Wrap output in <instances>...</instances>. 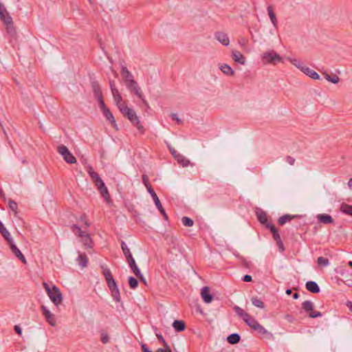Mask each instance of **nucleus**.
<instances>
[{
	"mask_svg": "<svg viewBox=\"0 0 352 352\" xmlns=\"http://www.w3.org/2000/svg\"><path fill=\"white\" fill-rule=\"evenodd\" d=\"M182 222L184 226L188 227H192L194 225V221L189 217H184L182 219Z\"/></svg>",
	"mask_w": 352,
	"mask_h": 352,
	"instance_id": "37998d69",
	"label": "nucleus"
},
{
	"mask_svg": "<svg viewBox=\"0 0 352 352\" xmlns=\"http://www.w3.org/2000/svg\"><path fill=\"white\" fill-rule=\"evenodd\" d=\"M111 295L113 298L118 302H120V292L118 288H115L113 289H111Z\"/></svg>",
	"mask_w": 352,
	"mask_h": 352,
	"instance_id": "49530a36",
	"label": "nucleus"
},
{
	"mask_svg": "<svg viewBox=\"0 0 352 352\" xmlns=\"http://www.w3.org/2000/svg\"><path fill=\"white\" fill-rule=\"evenodd\" d=\"M107 283L110 290L118 287L114 278Z\"/></svg>",
	"mask_w": 352,
	"mask_h": 352,
	"instance_id": "864d4df0",
	"label": "nucleus"
},
{
	"mask_svg": "<svg viewBox=\"0 0 352 352\" xmlns=\"http://www.w3.org/2000/svg\"><path fill=\"white\" fill-rule=\"evenodd\" d=\"M267 228L270 230L273 234V238L274 241L276 242L277 245L278 246L280 250L283 252L285 250L284 245L281 241L280 236L278 234V231L274 225H268Z\"/></svg>",
	"mask_w": 352,
	"mask_h": 352,
	"instance_id": "0eeeda50",
	"label": "nucleus"
},
{
	"mask_svg": "<svg viewBox=\"0 0 352 352\" xmlns=\"http://www.w3.org/2000/svg\"><path fill=\"white\" fill-rule=\"evenodd\" d=\"M252 304L258 308H264V302L258 297H253L251 299Z\"/></svg>",
	"mask_w": 352,
	"mask_h": 352,
	"instance_id": "58836bf2",
	"label": "nucleus"
},
{
	"mask_svg": "<svg viewBox=\"0 0 352 352\" xmlns=\"http://www.w3.org/2000/svg\"><path fill=\"white\" fill-rule=\"evenodd\" d=\"M129 285L131 289H135L138 285V282L136 278L130 276L129 278Z\"/></svg>",
	"mask_w": 352,
	"mask_h": 352,
	"instance_id": "de8ad7c7",
	"label": "nucleus"
},
{
	"mask_svg": "<svg viewBox=\"0 0 352 352\" xmlns=\"http://www.w3.org/2000/svg\"><path fill=\"white\" fill-rule=\"evenodd\" d=\"M256 216L258 221L267 228L268 225H274L272 222L268 221L267 214L263 211H258L256 212Z\"/></svg>",
	"mask_w": 352,
	"mask_h": 352,
	"instance_id": "4468645a",
	"label": "nucleus"
},
{
	"mask_svg": "<svg viewBox=\"0 0 352 352\" xmlns=\"http://www.w3.org/2000/svg\"><path fill=\"white\" fill-rule=\"evenodd\" d=\"M302 72L314 80L320 79V75L316 72L307 66H305L304 68H302Z\"/></svg>",
	"mask_w": 352,
	"mask_h": 352,
	"instance_id": "dca6fc26",
	"label": "nucleus"
},
{
	"mask_svg": "<svg viewBox=\"0 0 352 352\" xmlns=\"http://www.w3.org/2000/svg\"><path fill=\"white\" fill-rule=\"evenodd\" d=\"M267 12L272 23L275 28H276L278 25V21L272 6H269L267 7Z\"/></svg>",
	"mask_w": 352,
	"mask_h": 352,
	"instance_id": "b1692460",
	"label": "nucleus"
},
{
	"mask_svg": "<svg viewBox=\"0 0 352 352\" xmlns=\"http://www.w3.org/2000/svg\"><path fill=\"white\" fill-rule=\"evenodd\" d=\"M94 183L98 187V188H100V186H103L104 184L100 177L98 178V179H97L96 182H94Z\"/></svg>",
	"mask_w": 352,
	"mask_h": 352,
	"instance_id": "680f3d73",
	"label": "nucleus"
},
{
	"mask_svg": "<svg viewBox=\"0 0 352 352\" xmlns=\"http://www.w3.org/2000/svg\"><path fill=\"white\" fill-rule=\"evenodd\" d=\"M254 330H256L259 333L261 334H265L267 333V330L261 325L258 322L256 325V327L254 329Z\"/></svg>",
	"mask_w": 352,
	"mask_h": 352,
	"instance_id": "8fccbe9b",
	"label": "nucleus"
},
{
	"mask_svg": "<svg viewBox=\"0 0 352 352\" xmlns=\"http://www.w3.org/2000/svg\"><path fill=\"white\" fill-rule=\"evenodd\" d=\"M146 189H147L148 192L150 193V195H151L153 200L155 199V198L158 197L157 195H156L155 192L153 190V188L151 187V186L146 187Z\"/></svg>",
	"mask_w": 352,
	"mask_h": 352,
	"instance_id": "6e6d98bb",
	"label": "nucleus"
},
{
	"mask_svg": "<svg viewBox=\"0 0 352 352\" xmlns=\"http://www.w3.org/2000/svg\"><path fill=\"white\" fill-rule=\"evenodd\" d=\"M10 248L12 252L24 264L27 263V261L19 250V249L16 247V245L14 243L13 241L8 243Z\"/></svg>",
	"mask_w": 352,
	"mask_h": 352,
	"instance_id": "9d476101",
	"label": "nucleus"
},
{
	"mask_svg": "<svg viewBox=\"0 0 352 352\" xmlns=\"http://www.w3.org/2000/svg\"><path fill=\"white\" fill-rule=\"evenodd\" d=\"M111 93L113 95L114 102H115L116 106L118 107V108L119 109V110L120 109V108L124 107V105H126V102L122 100V97L121 96L118 89H113Z\"/></svg>",
	"mask_w": 352,
	"mask_h": 352,
	"instance_id": "1a4fd4ad",
	"label": "nucleus"
},
{
	"mask_svg": "<svg viewBox=\"0 0 352 352\" xmlns=\"http://www.w3.org/2000/svg\"><path fill=\"white\" fill-rule=\"evenodd\" d=\"M1 19L3 21L5 25H10L12 23V19L9 14V13L6 11V10H3V12L0 13Z\"/></svg>",
	"mask_w": 352,
	"mask_h": 352,
	"instance_id": "5701e85b",
	"label": "nucleus"
},
{
	"mask_svg": "<svg viewBox=\"0 0 352 352\" xmlns=\"http://www.w3.org/2000/svg\"><path fill=\"white\" fill-rule=\"evenodd\" d=\"M78 261L79 265H80L82 267H86L88 262L87 255L85 254H80L78 257Z\"/></svg>",
	"mask_w": 352,
	"mask_h": 352,
	"instance_id": "c9c22d12",
	"label": "nucleus"
},
{
	"mask_svg": "<svg viewBox=\"0 0 352 352\" xmlns=\"http://www.w3.org/2000/svg\"><path fill=\"white\" fill-rule=\"evenodd\" d=\"M240 336L237 333H232L227 338V340L230 344H237L240 341Z\"/></svg>",
	"mask_w": 352,
	"mask_h": 352,
	"instance_id": "2f4dec72",
	"label": "nucleus"
},
{
	"mask_svg": "<svg viewBox=\"0 0 352 352\" xmlns=\"http://www.w3.org/2000/svg\"><path fill=\"white\" fill-rule=\"evenodd\" d=\"M324 75L325 79L328 80L329 82H331L333 84H337L340 82V78L336 74H333L332 76H331L328 73L324 72L322 73Z\"/></svg>",
	"mask_w": 352,
	"mask_h": 352,
	"instance_id": "c85d7f7f",
	"label": "nucleus"
},
{
	"mask_svg": "<svg viewBox=\"0 0 352 352\" xmlns=\"http://www.w3.org/2000/svg\"><path fill=\"white\" fill-rule=\"evenodd\" d=\"M87 173L91 177L93 182H96L98 178H100V176L94 170V168L91 166H89L87 168Z\"/></svg>",
	"mask_w": 352,
	"mask_h": 352,
	"instance_id": "e433bc0d",
	"label": "nucleus"
},
{
	"mask_svg": "<svg viewBox=\"0 0 352 352\" xmlns=\"http://www.w3.org/2000/svg\"><path fill=\"white\" fill-rule=\"evenodd\" d=\"M173 327L177 331H182L186 328V324L182 320H175Z\"/></svg>",
	"mask_w": 352,
	"mask_h": 352,
	"instance_id": "c756f323",
	"label": "nucleus"
},
{
	"mask_svg": "<svg viewBox=\"0 0 352 352\" xmlns=\"http://www.w3.org/2000/svg\"><path fill=\"white\" fill-rule=\"evenodd\" d=\"M157 336V338H158V340L160 341H162L164 345V346L168 350V352H172L169 346L167 344V343L165 342L164 338L162 337V335H160V334H156Z\"/></svg>",
	"mask_w": 352,
	"mask_h": 352,
	"instance_id": "3c124183",
	"label": "nucleus"
},
{
	"mask_svg": "<svg viewBox=\"0 0 352 352\" xmlns=\"http://www.w3.org/2000/svg\"><path fill=\"white\" fill-rule=\"evenodd\" d=\"M100 340L102 343L106 344L109 341V336L106 333H102Z\"/></svg>",
	"mask_w": 352,
	"mask_h": 352,
	"instance_id": "5fc2aeb1",
	"label": "nucleus"
},
{
	"mask_svg": "<svg viewBox=\"0 0 352 352\" xmlns=\"http://www.w3.org/2000/svg\"><path fill=\"white\" fill-rule=\"evenodd\" d=\"M142 352H152L151 350H149L146 344H142Z\"/></svg>",
	"mask_w": 352,
	"mask_h": 352,
	"instance_id": "774afa93",
	"label": "nucleus"
},
{
	"mask_svg": "<svg viewBox=\"0 0 352 352\" xmlns=\"http://www.w3.org/2000/svg\"><path fill=\"white\" fill-rule=\"evenodd\" d=\"M317 263L319 265L321 266H327L329 264V260L322 256H320L318 258Z\"/></svg>",
	"mask_w": 352,
	"mask_h": 352,
	"instance_id": "09e8293b",
	"label": "nucleus"
},
{
	"mask_svg": "<svg viewBox=\"0 0 352 352\" xmlns=\"http://www.w3.org/2000/svg\"><path fill=\"white\" fill-rule=\"evenodd\" d=\"M120 111L124 116L126 117L131 123L135 126L139 131H140L141 133L143 132V126L141 124L135 112L132 109L129 108L127 105H124V107L120 108Z\"/></svg>",
	"mask_w": 352,
	"mask_h": 352,
	"instance_id": "f03ea898",
	"label": "nucleus"
},
{
	"mask_svg": "<svg viewBox=\"0 0 352 352\" xmlns=\"http://www.w3.org/2000/svg\"><path fill=\"white\" fill-rule=\"evenodd\" d=\"M98 190L106 201L109 203L110 201V195L105 185L104 184L103 186H100V188H98Z\"/></svg>",
	"mask_w": 352,
	"mask_h": 352,
	"instance_id": "bb28decb",
	"label": "nucleus"
},
{
	"mask_svg": "<svg viewBox=\"0 0 352 352\" xmlns=\"http://www.w3.org/2000/svg\"><path fill=\"white\" fill-rule=\"evenodd\" d=\"M232 56L235 62H237L241 65L245 64V58L240 52L236 50L232 51Z\"/></svg>",
	"mask_w": 352,
	"mask_h": 352,
	"instance_id": "a211bd4d",
	"label": "nucleus"
},
{
	"mask_svg": "<svg viewBox=\"0 0 352 352\" xmlns=\"http://www.w3.org/2000/svg\"><path fill=\"white\" fill-rule=\"evenodd\" d=\"M317 219L319 222L324 224H331L334 221L333 218L327 214H319L317 215Z\"/></svg>",
	"mask_w": 352,
	"mask_h": 352,
	"instance_id": "f3484780",
	"label": "nucleus"
},
{
	"mask_svg": "<svg viewBox=\"0 0 352 352\" xmlns=\"http://www.w3.org/2000/svg\"><path fill=\"white\" fill-rule=\"evenodd\" d=\"M6 25V30H7V32L10 34H13L14 33V25H13V23H11L10 25Z\"/></svg>",
	"mask_w": 352,
	"mask_h": 352,
	"instance_id": "052dcab7",
	"label": "nucleus"
},
{
	"mask_svg": "<svg viewBox=\"0 0 352 352\" xmlns=\"http://www.w3.org/2000/svg\"><path fill=\"white\" fill-rule=\"evenodd\" d=\"M43 285L53 303L56 306H58L60 304H61L63 301V297L60 289L55 285H53L51 288L45 282L43 283Z\"/></svg>",
	"mask_w": 352,
	"mask_h": 352,
	"instance_id": "f257e3e1",
	"label": "nucleus"
},
{
	"mask_svg": "<svg viewBox=\"0 0 352 352\" xmlns=\"http://www.w3.org/2000/svg\"><path fill=\"white\" fill-rule=\"evenodd\" d=\"M102 112L103 116L107 118V120H108L112 124V125L117 129V124L116 123L115 118L111 112L110 111L109 109L107 108Z\"/></svg>",
	"mask_w": 352,
	"mask_h": 352,
	"instance_id": "4be33fe9",
	"label": "nucleus"
},
{
	"mask_svg": "<svg viewBox=\"0 0 352 352\" xmlns=\"http://www.w3.org/2000/svg\"><path fill=\"white\" fill-rule=\"evenodd\" d=\"M72 229L73 232L79 237H80L81 236H84V234L86 232L85 231H82L81 228L76 225H73Z\"/></svg>",
	"mask_w": 352,
	"mask_h": 352,
	"instance_id": "a19ab883",
	"label": "nucleus"
},
{
	"mask_svg": "<svg viewBox=\"0 0 352 352\" xmlns=\"http://www.w3.org/2000/svg\"><path fill=\"white\" fill-rule=\"evenodd\" d=\"M125 85L131 93H133L135 95H136L139 98H140L146 106L148 105L147 101L144 98L141 88L139 87L138 82L135 80H131L126 82Z\"/></svg>",
	"mask_w": 352,
	"mask_h": 352,
	"instance_id": "7ed1b4c3",
	"label": "nucleus"
},
{
	"mask_svg": "<svg viewBox=\"0 0 352 352\" xmlns=\"http://www.w3.org/2000/svg\"><path fill=\"white\" fill-rule=\"evenodd\" d=\"M14 330L16 331V333L19 335H21V333H22V331H21V329L19 326L18 325H15L14 326Z\"/></svg>",
	"mask_w": 352,
	"mask_h": 352,
	"instance_id": "338daca9",
	"label": "nucleus"
},
{
	"mask_svg": "<svg viewBox=\"0 0 352 352\" xmlns=\"http://www.w3.org/2000/svg\"><path fill=\"white\" fill-rule=\"evenodd\" d=\"M170 153H171V154L173 155V156L174 157V158H175V159L176 158V157H177V155H179V154H180L179 153H178V152H177L175 149H174V148H170Z\"/></svg>",
	"mask_w": 352,
	"mask_h": 352,
	"instance_id": "69168bd1",
	"label": "nucleus"
},
{
	"mask_svg": "<svg viewBox=\"0 0 352 352\" xmlns=\"http://www.w3.org/2000/svg\"><path fill=\"white\" fill-rule=\"evenodd\" d=\"M8 207L11 210H12L14 212L15 215L17 214L18 205L14 201L9 200Z\"/></svg>",
	"mask_w": 352,
	"mask_h": 352,
	"instance_id": "c03bdc74",
	"label": "nucleus"
},
{
	"mask_svg": "<svg viewBox=\"0 0 352 352\" xmlns=\"http://www.w3.org/2000/svg\"><path fill=\"white\" fill-rule=\"evenodd\" d=\"M171 117L173 120H176L177 123L182 122V120L177 117L176 113H172Z\"/></svg>",
	"mask_w": 352,
	"mask_h": 352,
	"instance_id": "0e129e2a",
	"label": "nucleus"
},
{
	"mask_svg": "<svg viewBox=\"0 0 352 352\" xmlns=\"http://www.w3.org/2000/svg\"><path fill=\"white\" fill-rule=\"evenodd\" d=\"M215 38L223 45H228L230 40L227 34L223 32H217L215 34Z\"/></svg>",
	"mask_w": 352,
	"mask_h": 352,
	"instance_id": "ddd939ff",
	"label": "nucleus"
},
{
	"mask_svg": "<svg viewBox=\"0 0 352 352\" xmlns=\"http://www.w3.org/2000/svg\"><path fill=\"white\" fill-rule=\"evenodd\" d=\"M314 303L310 300H306L302 302V309L308 314L309 316L312 318H315L317 317H320L322 316V314L320 311H315L314 309Z\"/></svg>",
	"mask_w": 352,
	"mask_h": 352,
	"instance_id": "423d86ee",
	"label": "nucleus"
},
{
	"mask_svg": "<svg viewBox=\"0 0 352 352\" xmlns=\"http://www.w3.org/2000/svg\"><path fill=\"white\" fill-rule=\"evenodd\" d=\"M234 310L236 313L243 318V320L246 318L245 316L248 315V313H246L243 309H241L239 307H235Z\"/></svg>",
	"mask_w": 352,
	"mask_h": 352,
	"instance_id": "a18cd8bd",
	"label": "nucleus"
},
{
	"mask_svg": "<svg viewBox=\"0 0 352 352\" xmlns=\"http://www.w3.org/2000/svg\"><path fill=\"white\" fill-rule=\"evenodd\" d=\"M340 210L346 214L352 216V206L351 205L345 203L342 204Z\"/></svg>",
	"mask_w": 352,
	"mask_h": 352,
	"instance_id": "72a5a7b5",
	"label": "nucleus"
},
{
	"mask_svg": "<svg viewBox=\"0 0 352 352\" xmlns=\"http://www.w3.org/2000/svg\"><path fill=\"white\" fill-rule=\"evenodd\" d=\"M201 296L206 303H210L212 300V296L210 294V288L204 287L201 289Z\"/></svg>",
	"mask_w": 352,
	"mask_h": 352,
	"instance_id": "2eb2a0df",
	"label": "nucleus"
},
{
	"mask_svg": "<svg viewBox=\"0 0 352 352\" xmlns=\"http://www.w3.org/2000/svg\"><path fill=\"white\" fill-rule=\"evenodd\" d=\"M58 153L62 155L64 160L68 164H75L76 162V157L69 151L67 147L61 144L57 147Z\"/></svg>",
	"mask_w": 352,
	"mask_h": 352,
	"instance_id": "39448f33",
	"label": "nucleus"
},
{
	"mask_svg": "<svg viewBox=\"0 0 352 352\" xmlns=\"http://www.w3.org/2000/svg\"><path fill=\"white\" fill-rule=\"evenodd\" d=\"M153 201H154L156 207L157 208V209L160 210V213L164 217L165 219H167L168 218L167 214H166L165 210H164L159 198L158 197L155 198Z\"/></svg>",
	"mask_w": 352,
	"mask_h": 352,
	"instance_id": "f704fd0d",
	"label": "nucleus"
},
{
	"mask_svg": "<svg viewBox=\"0 0 352 352\" xmlns=\"http://www.w3.org/2000/svg\"><path fill=\"white\" fill-rule=\"evenodd\" d=\"M81 238V241L85 245H87V246H90L91 245V239L90 238V236L87 233L85 232L84 234V236H80Z\"/></svg>",
	"mask_w": 352,
	"mask_h": 352,
	"instance_id": "79ce46f5",
	"label": "nucleus"
},
{
	"mask_svg": "<svg viewBox=\"0 0 352 352\" xmlns=\"http://www.w3.org/2000/svg\"><path fill=\"white\" fill-rule=\"evenodd\" d=\"M299 217L298 215H291V214H285L282 217H280L278 220V223L279 225L283 226L287 222L290 221L293 219Z\"/></svg>",
	"mask_w": 352,
	"mask_h": 352,
	"instance_id": "393cba45",
	"label": "nucleus"
},
{
	"mask_svg": "<svg viewBox=\"0 0 352 352\" xmlns=\"http://www.w3.org/2000/svg\"><path fill=\"white\" fill-rule=\"evenodd\" d=\"M142 182H143L144 184L145 185L146 188L151 186V184L149 183V179L147 175H142Z\"/></svg>",
	"mask_w": 352,
	"mask_h": 352,
	"instance_id": "13d9d810",
	"label": "nucleus"
},
{
	"mask_svg": "<svg viewBox=\"0 0 352 352\" xmlns=\"http://www.w3.org/2000/svg\"><path fill=\"white\" fill-rule=\"evenodd\" d=\"M121 248L127 261L133 258L129 248L124 241L121 242Z\"/></svg>",
	"mask_w": 352,
	"mask_h": 352,
	"instance_id": "a878e982",
	"label": "nucleus"
},
{
	"mask_svg": "<svg viewBox=\"0 0 352 352\" xmlns=\"http://www.w3.org/2000/svg\"><path fill=\"white\" fill-rule=\"evenodd\" d=\"M97 100L99 102L100 109L101 111H104L105 109L107 108L104 104L103 98H98V99H97Z\"/></svg>",
	"mask_w": 352,
	"mask_h": 352,
	"instance_id": "603ef678",
	"label": "nucleus"
},
{
	"mask_svg": "<svg viewBox=\"0 0 352 352\" xmlns=\"http://www.w3.org/2000/svg\"><path fill=\"white\" fill-rule=\"evenodd\" d=\"M92 90L96 99L103 98L102 92L99 84L96 82L92 83Z\"/></svg>",
	"mask_w": 352,
	"mask_h": 352,
	"instance_id": "aec40b11",
	"label": "nucleus"
},
{
	"mask_svg": "<svg viewBox=\"0 0 352 352\" xmlns=\"http://www.w3.org/2000/svg\"><path fill=\"white\" fill-rule=\"evenodd\" d=\"M238 42H239L240 45L244 47V46H245L248 44V39L246 38L241 37V38H239Z\"/></svg>",
	"mask_w": 352,
	"mask_h": 352,
	"instance_id": "4d7b16f0",
	"label": "nucleus"
},
{
	"mask_svg": "<svg viewBox=\"0 0 352 352\" xmlns=\"http://www.w3.org/2000/svg\"><path fill=\"white\" fill-rule=\"evenodd\" d=\"M306 289L311 293L317 294L320 292L318 284L314 281H308L306 283Z\"/></svg>",
	"mask_w": 352,
	"mask_h": 352,
	"instance_id": "6ab92c4d",
	"label": "nucleus"
},
{
	"mask_svg": "<svg viewBox=\"0 0 352 352\" xmlns=\"http://www.w3.org/2000/svg\"><path fill=\"white\" fill-rule=\"evenodd\" d=\"M262 58L264 63H271L273 65H276L277 63L282 62L283 60L282 57L273 50L263 53Z\"/></svg>",
	"mask_w": 352,
	"mask_h": 352,
	"instance_id": "20e7f679",
	"label": "nucleus"
},
{
	"mask_svg": "<svg viewBox=\"0 0 352 352\" xmlns=\"http://www.w3.org/2000/svg\"><path fill=\"white\" fill-rule=\"evenodd\" d=\"M41 310L45 316L46 321L52 327L56 324V320L54 315L44 305L41 307Z\"/></svg>",
	"mask_w": 352,
	"mask_h": 352,
	"instance_id": "6e6552de",
	"label": "nucleus"
},
{
	"mask_svg": "<svg viewBox=\"0 0 352 352\" xmlns=\"http://www.w3.org/2000/svg\"><path fill=\"white\" fill-rule=\"evenodd\" d=\"M220 69L221 71L226 74V75H228V76H233L234 74V72L233 71V69L230 67V66H229L228 65H226V64H224V65H222L221 67H220Z\"/></svg>",
	"mask_w": 352,
	"mask_h": 352,
	"instance_id": "473e14b6",
	"label": "nucleus"
},
{
	"mask_svg": "<svg viewBox=\"0 0 352 352\" xmlns=\"http://www.w3.org/2000/svg\"><path fill=\"white\" fill-rule=\"evenodd\" d=\"M285 160L290 165H294L296 162V160L293 157L289 155L285 157Z\"/></svg>",
	"mask_w": 352,
	"mask_h": 352,
	"instance_id": "bf43d9fd",
	"label": "nucleus"
},
{
	"mask_svg": "<svg viewBox=\"0 0 352 352\" xmlns=\"http://www.w3.org/2000/svg\"><path fill=\"white\" fill-rule=\"evenodd\" d=\"M102 274H103L107 282L109 281L110 280L113 279V277L109 269L106 268V267H102Z\"/></svg>",
	"mask_w": 352,
	"mask_h": 352,
	"instance_id": "ea45409f",
	"label": "nucleus"
},
{
	"mask_svg": "<svg viewBox=\"0 0 352 352\" xmlns=\"http://www.w3.org/2000/svg\"><path fill=\"white\" fill-rule=\"evenodd\" d=\"M288 60L292 65H294L295 67H296L298 69H299L301 72H302V68H304L305 67V65H303L302 62L298 59L288 58Z\"/></svg>",
	"mask_w": 352,
	"mask_h": 352,
	"instance_id": "4c0bfd02",
	"label": "nucleus"
},
{
	"mask_svg": "<svg viewBox=\"0 0 352 352\" xmlns=\"http://www.w3.org/2000/svg\"><path fill=\"white\" fill-rule=\"evenodd\" d=\"M246 318L243 319L244 322L250 326L252 329H254L257 323L258 322L256 321L252 316L248 314V316H245Z\"/></svg>",
	"mask_w": 352,
	"mask_h": 352,
	"instance_id": "cd10ccee",
	"label": "nucleus"
},
{
	"mask_svg": "<svg viewBox=\"0 0 352 352\" xmlns=\"http://www.w3.org/2000/svg\"><path fill=\"white\" fill-rule=\"evenodd\" d=\"M0 233L8 243L13 241L12 238L11 237L10 233L5 228V226L1 222H0Z\"/></svg>",
	"mask_w": 352,
	"mask_h": 352,
	"instance_id": "412c9836",
	"label": "nucleus"
},
{
	"mask_svg": "<svg viewBox=\"0 0 352 352\" xmlns=\"http://www.w3.org/2000/svg\"><path fill=\"white\" fill-rule=\"evenodd\" d=\"M243 280L244 282H250L252 281V276L250 275H245L243 277Z\"/></svg>",
	"mask_w": 352,
	"mask_h": 352,
	"instance_id": "e2e57ef3",
	"label": "nucleus"
},
{
	"mask_svg": "<svg viewBox=\"0 0 352 352\" xmlns=\"http://www.w3.org/2000/svg\"><path fill=\"white\" fill-rule=\"evenodd\" d=\"M128 263H129V265L130 266L131 270L133 271V272L135 274V275L138 277L139 278H140L142 280H144V278H143V276L142 274H141L140 272V270H139V268L138 267L136 263H135V261L134 260V258H132L131 260H129V261H127Z\"/></svg>",
	"mask_w": 352,
	"mask_h": 352,
	"instance_id": "9b49d317",
	"label": "nucleus"
},
{
	"mask_svg": "<svg viewBox=\"0 0 352 352\" xmlns=\"http://www.w3.org/2000/svg\"><path fill=\"white\" fill-rule=\"evenodd\" d=\"M175 160L177 162L181 164L182 166H187L190 164V161L186 159L183 155L181 153L177 155Z\"/></svg>",
	"mask_w": 352,
	"mask_h": 352,
	"instance_id": "7c9ffc66",
	"label": "nucleus"
},
{
	"mask_svg": "<svg viewBox=\"0 0 352 352\" xmlns=\"http://www.w3.org/2000/svg\"><path fill=\"white\" fill-rule=\"evenodd\" d=\"M120 73L125 84L131 80H134L132 74L125 66H122Z\"/></svg>",
	"mask_w": 352,
	"mask_h": 352,
	"instance_id": "f8f14e48",
	"label": "nucleus"
}]
</instances>
